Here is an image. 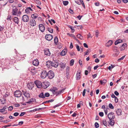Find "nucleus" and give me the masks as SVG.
Masks as SVG:
<instances>
[{
    "instance_id": "f03ea898",
    "label": "nucleus",
    "mask_w": 128,
    "mask_h": 128,
    "mask_svg": "<svg viewBox=\"0 0 128 128\" xmlns=\"http://www.w3.org/2000/svg\"><path fill=\"white\" fill-rule=\"evenodd\" d=\"M48 72L45 70H42L40 73V77L42 78H44L47 76Z\"/></svg>"
},
{
    "instance_id": "473e14b6",
    "label": "nucleus",
    "mask_w": 128,
    "mask_h": 128,
    "mask_svg": "<svg viewBox=\"0 0 128 128\" xmlns=\"http://www.w3.org/2000/svg\"><path fill=\"white\" fill-rule=\"evenodd\" d=\"M100 82L101 84H104L106 82V80L104 79L102 80H100Z\"/></svg>"
},
{
    "instance_id": "09e8293b",
    "label": "nucleus",
    "mask_w": 128,
    "mask_h": 128,
    "mask_svg": "<svg viewBox=\"0 0 128 128\" xmlns=\"http://www.w3.org/2000/svg\"><path fill=\"white\" fill-rule=\"evenodd\" d=\"M36 4L39 5H40L41 4V3L38 0H36Z\"/></svg>"
},
{
    "instance_id": "a878e982",
    "label": "nucleus",
    "mask_w": 128,
    "mask_h": 128,
    "mask_svg": "<svg viewBox=\"0 0 128 128\" xmlns=\"http://www.w3.org/2000/svg\"><path fill=\"white\" fill-rule=\"evenodd\" d=\"M13 20L16 23L18 24L19 22V19L17 17H14L13 18Z\"/></svg>"
},
{
    "instance_id": "4c0bfd02",
    "label": "nucleus",
    "mask_w": 128,
    "mask_h": 128,
    "mask_svg": "<svg viewBox=\"0 0 128 128\" xmlns=\"http://www.w3.org/2000/svg\"><path fill=\"white\" fill-rule=\"evenodd\" d=\"M57 46L58 48H60L62 47V45L60 43H58L57 44Z\"/></svg>"
},
{
    "instance_id": "a18cd8bd",
    "label": "nucleus",
    "mask_w": 128,
    "mask_h": 128,
    "mask_svg": "<svg viewBox=\"0 0 128 128\" xmlns=\"http://www.w3.org/2000/svg\"><path fill=\"white\" fill-rule=\"evenodd\" d=\"M103 123L104 126H106L107 123L105 120H103Z\"/></svg>"
},
{
    "instance_id": "680f3d73",
    "label": "nucleus",
    "mask_w": 128,
    "mask_h": 128,
    "mask_svg": "<svg viewBox=\"0 0 128 128\" xmlns=\"http://www.w3.org/2000/svg\"><path fill=\"white\" fill-rule=\"evenodd\" d=\"M79 63L81 66H82V61H81L80 60L79 61Z\"/></svg>"
},
{
    "instance_id": "774afa93",
    "label": "nucleus",
    "mask_w": 128,
    "mask_h": 128,
    "mask_svg": "<svg viewBox=\"0 0 128 128\" xmlns=\"http://www.w3.org/2000/svg\"><path fill=\"white\" fill-rule=\"evenodd\" d=\"M114 94L116 96H118L119 95V93L117 91H115L114 92Z\"/></svg>"
},
{
    "instance_id": "4d7b16f0",
    "label": "nucleus",
    "mask_w": 128,
    "mask_h": 128,
    "mask_svg": "<svg viewBox=\"0 0 128 128\" xmlns=\"http://www.w3.org/2000/svg\"><path fill=\"white\" fill-rule=\"evenodd\" d=\"M67 34L68 35L71 37H74L75 36L73 34H70L69 33H68Z\"/></svg>"
},
{
    "instance_id": "9b49d317",
    "label": "nucleus",
    "mask_w": 128,
    "mask_h": 128,
    "mask_svg": "<svg viewBox=\"0 0 128 128\" xmlns=\"http://www.w3.org/2000/svg\"><path fill=\"white\" fill-rule=\"evenodd\" d=\"M81 71L80 70H78L77 72L76 76V79L77 80H79L81 77Z\"/></svg>"
},
{
    "instance_id": "864d4df0",
    "label": "nucleus",
    "mask_w": 128,
    "mask_h": 128,
    "mask_svg": "<svg viewBox=\"0 0 128 128\" xmlns=\"http://www.w3.org/2000/svg\"><path fill=\"white\" fill-rule=\"evenodd\" d=\"M61 105V104L60 103H59L56 105L54 106V107L53 108H55L56 107H58L59 106H60Z\"/></svg>"
},
{
    "instance_id": "e2e57ef3",
    "label": "nucleus",
    "mask_w": 128,
    "mask_h": 128,
    "mask_svg": "<svg viewBox=\"0 0 128 128\" xmlns=\"http://www.w3.org/2000/svg\"><path fill=\"white\" fill-rule=\"evenodd\" d=\"M11 126V124H10L4 126H3V127L4 128H6L10 127V126Z\"/></svg>"
},
{
    "instance_id": "7c9ffc66",
    "label": "nucleus",
    "mask_w": 128,
    "mask_h": 128,
    "mask_svg": "<svg viewBox=\"0 0 128 128\" xmlns=\"http://www.w3.org/2000/svg\"><path fill=\"white\" fill-rule=\"evenodd\" d=\"M39 97L40 98H45L43 92L41 93L40 95H39Z\"/></svg>"
},
{
    "instance_id": "aec40b11",
    "label": "nucleus",
    "mask_w": 128,
    "mask_h": 128,
    "mask_svg": "<svg viewBox=\"0 0 128 128\" xmlns=\"http://www.w3.org/2000/svg\"><path fill=\"white\" fill-rule=\"evenodd\" d=\"M51 61L48 60L46 62V66L48 68H50L52 66Z\"/></svg>"
},
{
    "instance_id": "423d86ee",
    "label": "nucleus",
    "mask_w": 128,
    "mask_h": 128,
    "mask_svg": "<svg viewBox=\"0 0 128 128\" xmlns=\"http://www.w3.org/2000/svg\"><path fill=\"white\" fill-rule=\"evenodd\" d=\"M108 117L110 120H112L114 119L115 118L114 113L112 112H110L108 114Z\"/></svg>"
},
{
    "instance_id": "338daca9",
    "label": "nucleus",
    "mask_w": 128,
    "mask_h": 128,
    "mask_svg": "<svg viewBox=\"0 0 128 128\" xmlns=\"http://www.w3.org/2000/svg\"><path fill=\"white\" fill-rule=\"evenodd\" d=\"M25 114L26 112H22L20 114V116H24V114Z\"/></svg>"
},
{
    "instance_id": "37998d69",
    "label": "nucleus",
    "mask_w": 128,
    "mask_h": 128,
    "mask_svg": "<svg viewBox=\"0 0 128 128\" xmlns=\"http://www.w3.org/2000/svg\"><path fill=\"white\" fill-rule=\"evenodd\" d=\"M99 125L98 124L97 122H96L94 124L95 127L98 128L99 127Z\"/></svg>"
},
{
    "instance_id": "393cba45",
    "label": "nucleus",
    "mask_w": 128,
    "mask_h": 128,
    "mask_svg": "<svg viewBox=\"0 0 128 128\" xmlns=\"http://www.w3.org/2000/svg\"><path fill=\"white\" fill-rule=\"evenodd\" d=\"M117 114L118 115H120L122 114V111L121 109H118L116 111Z\"/></svg>"
},
{
    "instance_id": "79ce46f5",
    "label": "nucleus",
    "mask_w": 128,
    "mask_h": 128,
    "mask_svg": "<svg viewBox=\"0 0 128 128\" xmlns=\"http://www.w3.org/2000/svg\"><path fill=\"white\" fill-rule=\"evenodd\" d=\"M8 111H11L13 109V107L12 106H10L8 108Z\"/></svg>"
},
{
    "instance_id": "7ed1b4c3",
    "label": "nucleus",
    "mask_w": 128,
    "mask_h": 128,
    "mask_svg": "<svg viewBox=\"0 0 128 128\" xmlns=\"http://www.w3.org/2000/svg\"><path fill=\"white\" fill-rule=\"evenodd\" d=\"M47 76L50 79H52L53 78L54 76V72L50 70L48 72Z\"/></svg>"
},
{
    "instance_id": "e433bc0d",
    "label": "nucleus",
    "mask_w": 128,
    "mask_h": 128,
    "mask_svg": "<svg viewBox=\"0 0 128 128\" xmlns=\"http://www.w3.org/2000/svg\"><path fill=\"white\" fill-rule=\"evenodd\" d=\"M112 50L114 52H117L118 50V48L116 46H114L113 47Z\"/></svg>"
},
{
    "instance_id": "f704fd0d",
    "label": "nucleus",
    "mask_w": 128,
    "mask_h": 128,
    "mask_svg": "<svg viewBox=\"0 0 128 128\" xmlns=\"http://www.w3.org/2000/svg\"><path fill=\"white\" fill-rule=\"evenodd\" d=\"M58 42V39L57 37L56 36L54 39V42L55 44H57V43Z\"/></svg>"
},
{
    "instance_id": "49530a36",
    "label": "nucleus",
    "mask_w": 128,
    "mask_h": 128,
    "mask_svg": "<svg viewBox=\"0 0 128 128\" xmlns=\"http://www.w3.org/2000/svg\"><path fill=\"white\" fill-rule=\"evenodd\" d=\"M68 27L70 28L71 30L72 31V33H73L75 31L74 29L72 27V26H69Z\"/></svg>"
},
{
    "instance_id": "6e6d98bb",
    "label": "nucleus",
    "mask_w": 128,
    "mask_h": 128,
    "mask_svg": "<svg viewBox=\"0 0 128 128\" xmlns=\"http://www.w3.org/2000/svg\"><path fill=\"white\" fill-rule=\"evenodd\" d=\"M99 34L98 31L96 30V31L95 35L96 37H98V34Z\"/></svg>"
},
{
    "instance_id": "3c124183",
    "label": "nucleus",
    "mask_w": 128,
    "mask_h": 128,
    "mask_svg": "<svg viewBox=\"0 0 128 128\" xmlns=\"http://www.w3.org/2000/svg\"><path fill=\"white\" fill-rule=\"evenodd\" d=\"M70 54L71 56L76 55L75 54L74 52H71L70 53Z\"/></svg>"
},
{
    "instance_id": "dca6fc26",
    "label": "nucleus",
    "mask_w": 128,
    "mask_h": 128,
    "mask_svg": "<svg viewBox=\"0 0 128 128\" xmlns=\"http://www.w3.org/2000/svg\"><path fill=\"white\" fill-rule=\"evenodd\" d=\"M32 64L34 66H38L39 64V62L37 59H35L32 61Z\"/></svg>"
},
{
    "instance_id": "1a4fd4ad",
    "label": "nucleus",
    "mask_w": 128,
    "mask_h": 128,
    "mask_svg": "<svg viewBox=\"0 0 128 128\" xmlns=\"http://www.w3.org/2000/svg\"><path fill=\"white\" fill-rule=\"evenodd\" d=\"M14 96L16 97H20L22 96V93L20 91L16 90L14 92Z\"/></svg>"
},
{
    "instance_id": "c9c22d12",
    "label": "nucleus",
    "mask_w": 128,
    "mask_h": 128,
    "mask_svg": "<svg viewBox=\"0 0 128 128\" xmlns=\"http://www.w3.org/2000/svg\"><path fill=\"white\" fill-rule=\"evenodd\" d=\"M82 0H78L76 1H75V2L76 3L79 5H80L82 2Z\"/></svg>"
},
{
    "instance_id": "2f4dec72",
    "label": "nucleus",
    "mask_w": 128,
    "mask_h": 128,
    "mask_svg": "<svg viewBox=\"0 0 128 128\" xmlns=\"http://www.w3.org/2000/svg\"><path fill=\"white\" fill-rule=\"evenodd\" d=\"M35 100V99L34 98H32L31 99H30V100L26 102V103L28 104H30L32 103V102H34Z\"/></svg>"
},
{
    "instance_id": "bf43d9fd",
    "label": "nucleus",
    "mask_w": 128,
    "mask_h": 128,
    "mask_svg": "<svg viewBox=\"0 0 128 128\" xmlns=\"http://www.w3.org/2000/svg\"><path fill=\"white\" fill-rule=\"evenodd\" d=\"M125 57V56H123L122 57L118 59V61L121 60H123V59H124V58Z\"/></svg>"
},
{
    "instance_id": "c03bdc74",
    "label": "nucleus",
    "mask_w": 128,
    "mask_h": 128,
    "mask_svg": "<svg viewBox=\"0 0 128 128\" xmlns=\"http://www.w3.org/2000/svg\"><path fill=\"white\" fill-rule=\"evenodd\" d=\"M108 106H109V108L110 109H113L114 108V106L111 103L109 104L108 105Z\"/></svg>"
},
{
    "instance_id": "13d9d810",
    "label": "nucleus",
    "mask_w": 128,
    "mask_h": 128,
    "mask_svg": "<svg viewBox=\"0 0 128 128\" xmlns=\"http://www.w3.org/2000/svg\"><path fill=\"white\" fill-rule=\"evenodd\" d=\"M68 11L70 13L72 14H73L74 13L73 10L71 9L70 8L69 9Z\"/></svg>"
},
{
    "instance_id": "39448f33",
    "label": "nucleus",
    "mask_w": 128,
    "mask_h": 128,
    "mask_svg": "<svg viewBox=\"0 0 128 128\" xmlns=\"http://www.w3.org/2000/svg\"><path fill=\"white\" fill-rule=\"evenodd\" d=\"M22 93L24 96L27 98L30 97V94L27 91L25 90H22Z\"/></svg>"
},
{
    "instance_id": "a211bd4d",
    "label": "nucleus",
    "mask_w": 128,
    "mask_h": 128,
    "mask_svg": "<svg viewBox=\"0 0 128 128\" xmlns=\"http://www.w3.org/2000/svg\"><path fill=\"white\" fill-rule=\"evenodd\" d=\"M30 72L32 75H34L36 74V70L34 68H32L31 69Z\"/></svg>"
},
{
    "instance_id": "c756f323",
    "label": "nucleus",
    "mask_w": 128,
    "mask_h": 128,
    "mask_svg": "<svg viewBox=\"0 0 128 128\" xmlns=\"http://www.w3.org/2000/svg\"><path fill=\"white\" fill-rule=\"evenodd\" d=\"M110 122L109 124L112 126H114V120H110Z\"/></svg>"
},
{
    "instance_id": "f8f14e48",
    "label": "nucleus",
    "mask_w": 128,
    "mask_h": 128,
    "mask_svg": "<svg viewBox=\"0 0 128 128\" xmlns=\"http://www.w3.org/2000/svg\"><path fill=\"white\" fill-rule=\"evenodd\" d=\"M45 37L46 40L48 41L51 40L53 38L52 36L50 34H46Z\"/></svg>"
},
{
    "instance_id": "bb28decb",
    "label": "nucleus",
    "mask_w": 128,
    "mask_h": 128,
    "mask_svg": "<svg viewBox=\"0 0 128 128\" xmlns=\"http://www.w3.org/2000/svg\"><path fill=\"white\" fill-rule=\"evenodd\" d=\"M8 108V107L7 106H5L2 109L0 110V112H3L5 111V110Z\"/></svg>"
},
{
    "instance_id": "0e129e2a",
    "label": "nucleus",
    "mask_w": 128,
    "mask_h": 128,
    "mask_svg": "<svg viewBox=\"0 0 128 128\" xmlns=\"http://www.w3.org/2000/svg\"><path fill=\"white\" fill-rule=\"evenodd\" d=\"M25 12L26 13H30V11L27 8H26L25 10Z\"/></svg>"
},
{
    "instance_id": "2eb2a0df",
    "label": "nucleus",
    "mask_w": 128,
    "mask_h": 128,
    "mask_svg": "<svg viewBox=\"0 0 128 128\" xmlns=\"http://www.w3.org/2000/svg\"><path fill=\"white\" fill-rule=\"evenodd\" d=\"M34 84L33 82L29 83L27 84V86L28 89L30 90H32L34 87Z\"/></svg>"
},
{
    "instance_id": "4468645a",
    "label": "nucleus",
    "mask_w": 128,
    "mask_h": 128,
    "mask_svg": "<svg viewBox=\"0 0 128 128\" xmlns=\"http://www.w3.org/2000/svg\"><path fill=\"white\" fill-rule=\"evenodd\" d=\"M30 25L32 26H34L36 25V22L34 19L30 20L29 22Z\"/></svg>"
},
{
    "instance_id": "412c9836",
    "label": "nucleus",
    "mask_w": 128,
    "mask_h": 128,
    "mask_svg": "<svg viewBox=\"0 0 128 128\" xmlns=\"http://www.w3.org/2000/svg\"><path fill=\"white\" fill-rule=\"evenodd\" d=\"M113 43V41L112 40H110L105 44V46L106 47H109Z\"/></svg>"
},
{
    "instance_id": "c85d7f7f",
    "label": "nucleus",
    "mask_w": 128,
    "mask_h": 128,
    "mask_svg": "<svg viewBox=\"0 0 128 128\" xmlns=\"http://www.w3.org/2000/svg\"><path fill=\"white\" fill-rule=\"evenodd\" d=\"M38 17V15L36 14H32V18L33 19L36 18Z\"/></svg>"
},
{
    "instance_id": "ea45409f",
    "label": "nucleus",
    "mask_w": 128,
    "mask_h": 128,
    "mask_svg": "<svg viewBox=\"0 0 128 128\" xmlns=\"http://www.w3.org/2000/svg\"><path fill=\"white\" fill-rule=\"evenodd\" d=\"M77 36L78 38H79L81 40H82L83 39V36L80 34H78Z\"/></svg>"
},
{
    "instance_id": "9d476101",
    "label": "nucleus",
    "mask_w": 128,
    "mask_h": 128,
    "mask_svg": "<svg viewBox=\"0 0 128 128\" xmlns=\"http://www.w3.org/2000/svg\"><path fill=\"white\" fill-rule=\"evenodd\" d=\"M50 83L48 81H45L42 84V87L44 88H46L50 85Z\"/></svg>"
},
{
    "instance_id": "20e7f679",
    "label": "nucleus",
    "mask_w": 128,
    "mask_h": 128,
    "mask_svg": "<svg viewBox=\"0 0 128 128\" xmlns=\"http://www.w3.org/2000/svg\"><path fill=\"white\" fill-rule=\"evenodd\" d=\"M34 83L38 88H41L42 87V84L40 81L37 80L34 82Z\"/></svg>"
},
{
    "instance_id": "0eeeda50",
    "label": "nucleus",
    "mask_w": 128,
    "mask_h": 128,
    "mask_svg": "<svg viewBox=\"0 0 128 128\" xmlns=\"http://www.w3.org/2000/svg\"><path fill=\"white\" fill-rule=\"evenodd\" d=\"M22 20L24 22H27L29 20V16L26 15H24L22 17Z\"/></svg>"
},
{
    "instance_id": "b1692460",
    "label": "nucleus",
    "mask_w": 128,
    "mask_h": 128,
    "mask_svg": "<svg viewBox=\"0 0 128 128\" xmlns=\"http://www.w3.org/2000/svg\"><path fill=\"white\" fill-rule=\"evenodd\" d=\"M67 50L66 49L63 50L60 53V55L61 56H64L67 52Z\"/></svg>"
},
{
    "instance_id": "de8ad7c7",
    "label": "nucleus",
    "mask_w": 128,
    "mask_h": 128,
    "mask_svg": "<svg viewBox=\"0 0 128 128\" xmlns=\"http://www.w3.org/2000/svg\"><path fill=\"white\" fill-rule=\"evenodd\" d=\"M54 100V99H51L48 100L46 101V102H45V103L52 102H53Z\"/></svg>"
},
{
    "instance_id": "f257e3e1",
    "label": "nucleus",
    "mask_w": 128,
    "mask_h": 128,
    "mask_svg": "<svg viewBox=\"0 0 128 128\" xmlns=\"http://www.w3.org/2000/svg\"><path fill=\"white\" fill-rule=\"evenodd\" d=\"M58 89L56 87H53L50 89V90L54 94H55L56 96L62 93L65 90V88H63L60 90L58 92H57Z\"/></svg>"
},
{
    "instance_id": "8fccbe9b",
    "label": "nucleus",
    "mask_w": 128,
    "mask_h": 128,
    "mask_svg": "<svg viewBox=\"0 0 128 128\" xmlns=\"http://www.w3.org/2000/svg\"><path fill=\"white\" fill-rule=\"evenodd\" d=\"M44 95L45 97H48L50 96V94L48 92H46L45 93Z\"/></svg>"
},
{
    "instance_id": "72a5a7b5",
    "label": "nucleus",
    "mask_w": 128,
    "mask_h": 128,
    "mask_svg": "<svg viewBox=\"0 0 128 128\" xmlns=\"http://www.w3.org/2000/svg\"><path fill=\"white\" fill-rule=\"evenodd\" d=\"M74 62V60L73 59H72L70 62V66H72L73 65Z\"/></svg>"
},
{
    "instance_id": "58836bf2",
    "label": "nucleus",
    "mask_w": 128,
    "mask_h": 128,
    "mask_svg": "<svg viewBox=\"0 0 128 128\" xmlns=\"http://www.w3.org/2000/svg\"><path fill=\"white\" fill-rule=\"evenodd\" d=\"M63 3L64 6H66L68 4V2L67 1H63Z\"/></svg>"
},
{
    "instance_id": "cd10ccee",
    "label": "nucleus",
    "mask_w": 128,
    "mask_h": 128,
    "mask_svg": "<svg viewBox=\"0 0 128 128\" xmlns=\"http://www.w3.org/2000/svg\"><path fill=\"white\" fill-rule=\"evenodd\" d=\"M65 64H64V63L63 62H62L59 64V65L60 66V67L61 68H64L65 67Z\"/></svg>"
},
{
    "instance_id": "69168bd1",
    "label": "nucleus",
    "mask_w": 128,
    "mask_h": 128,
    "mask_svg": "<svg viewBox=\"0 0 128 128\" xmlns=\"http://www.w3.org/2000/svg\"><path fill=\"white\" fill-rule=\"evenodd\" d=\"M19 114L18 112H16L14 113V115L15 116H18Z\"/></svg>"
},
{
    "instance_id": "052dcab7",
    "label": "nucleus",
    "mask_w": 128,
    "mask_h": 128,
    "mask_svg": "<svg viewBox=\"0 0 128 128\" xmlns=\"http://www.w3.org/2000/svg\"><path fill=\"white\" fill-rule=\"evenodd\" d=\"M76 48L77 50L78 51H80V48L79 46L77 44L76 45Z\"/></svg>"
},
{
    "instance_id": "4be33fe9",
    "label": "nucleus",
    "mask_w": 128,
    "mask_h": 128,
    "mask_svg": "<svg viewBox=\"0 0 128 128\" xmlns=\"http://www.w3.org/2000/svg\"><path fill=\"white\" fill-rule=\"evenodd\" d=\"M0 103L2 104H4L6 103V100L5 98H0Z\"/></svg>"
},
{
    "instance_id": "f3484780",
    "label": "nucleus",
    "mask_w": 128,
    "mask_h": 128,
    "mask_svg": "<svg viewBox=\"0 0 128 128\" xmlns=\"http://www.w3.org/2000/svg\"><path fill=\"white\" fill-rule=\"evenodd\" d=\"M38 27L39 28V30L42 32H44L45 30V27L42 24H40L38 25Z\"/></svg>"
},
{
    "instance_id": "6ab92c4d",
    "label": "nucleus",
    "mask_w": 128,
    "mask_h": 128,
    "mask_svg": "<svg viewBox=\"0 0 128 128\" xmlns=\"http://www.w3.org/2000/svg\"><path fill=\"white\" fill-rule=\"evenodd\" d=\"M127 46V44L126 43L123 44L120 48V49L121 51L124 50Z\"/></svg>"
},
{
    "instance_id": "a19ab883",
    "label": "nucleus",
    "mask_w": 128,
    "mask_h": 128,
    "mask_svg": "<svg viewBox=\"0 0 128 128\" xmlns=\"http://www.w3.org/2000/svg\"><path fill=\"white\" fill-rule=\"evenodd\" d=\"M48 30L50 33H52L53 32V29H52L51 28H48Z\"/></svg>"
},
{
    "instance_id": "6e6552de",
    "label": "nucleus",
    "mask_w": 128,
    "mask_h": 128,
    "mask_svg": "<svg viewBox=\"0 0 128 128\" xmlns=\"http://www.w3.org/2000/svg\"><path fill=\"white\" fill-rule=\"evenodd\" d=\"M52 66L55 68H57L58 66L59 63L57 61L55 60H53L51 62Z\"/></svg>"
},
{
    "instance_id": "5fc2aeb1",
    "label": "nucleus",
    "mask_w": 128,
    "mask_h": 128,
    "mask_svg": "<svg viewBox=\"0 0 128 128\" xmlns=\"http://www.w3.org/2000/svg\"><path fill=\"white\" fill-rule=\"evenodd\" d=\"M99 114L101 117H102L104 115V113L102 112H100L99 113Z\"/></svg>"
},
{
    "instance_id": "ddd939ff",
    "label": "nucleus",
    "mask_w": 128,
    "mask_h": 128,
    "mask_svg": "<svg viewBox=\"0 0 128 128\" xmlns=\"http://www.w3.org/2000/svg\"><path fill=\"white\" fill-rule=\"evenodd\" d=\"M18 10V9L16 8H13L12 12V14L13 16H16L17 15V16H18V15L17 14Z\"/></svg>"
},
{
    "instance_id": "5701e85b",
    "label": "nucleus",
    "mask_w": 128,
    "mask_h": 128,
    "mask_svg": "<svg viewBox=\"0 0 128 128\" xmlns=\"http://www.w3.org/2000/svg\"><path fill=\"white\" fill-rule=\"evenodd\" d=\"M44 50V53L45 54L48 56H50V55L51 54L48 49H46Z\"/></svg>"
},
{
    "instance_id": "603ef678",
    "label": "nucleus",
    "mask_w": 128,
    "mask_h": 128,
    "mask_svg": "<svg viewBox=\"0 0 128 128\" xmlns=\"http://www.w3.org/2000/svg\"><path fill=\"white\" fill-rule=\"evenodd\" d=\"M9 95H10L9 93L8 92H6L5 93V94H4L3 95L5 97H7V96H8Z\"/></svg>"
}]
</instances>
